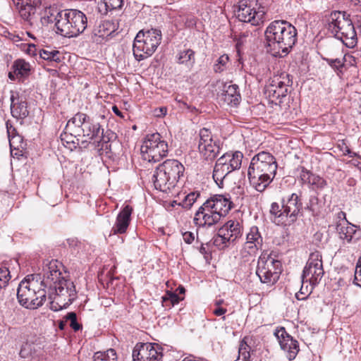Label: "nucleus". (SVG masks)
<instances>
[{
	"label": "nucleus",
	"instance_id": "obj_1",
	"mask_svg": "<svg viewBox=\"0 0 361 361\" xmlns=\"http://www.w3.org/2000/svg\"><path fill=\"white\" fill-rule=\"evenodd\" d=\"M297 30L286 20H274L267 27L264 35L268 51L274 56L287 55L297 41Z\"/></svg>",
	"mask_w": 361,
	"mask_h": 361
},
{
	"label": "nucleus",
	"instance_id": "obj_2",
	"mask_svg": "<svg viewBox=\"0 0 361 361\" xmlns=\"http://www.w3.org/2000/svg\"><path fill=\"white\" fill-rule=\"evenodd\" d=\"M278 168L276 158L267 151H261L251 159L247 176L251 185L263 192L273 181Z\"/></svg>",
	"mask_w": 361,
	"mask_h": 361
},
{
	"label": "nucleus",
	"instance_id": "obj_3",
	"mask_svg": "<svg viewBox=\"0 0 361 361\" xmlns=\"http://www.w3.org/2000/svg\"><path fill=\"white\" fill-rule=\"evenodd\" d=\"M229 195H216L207 200L196 212L194 223L199 226H212L226 216L233 207Z\"/></svg>",
	"mask_w": 361,
	"mask_h": 361
},
{
	"label": "nucleus",
	"instance_id": "obj_4",
	"mask_svg": "<svg viewBox=\"0 0 361 361\" xmlns=\"http://www.w3.org/2000/svg\"><path fill=\"white\" fill-rule=\"evenodd\" d=\"M40 274L28 275L18 285L17 298L23 307L35 310L43 305L47 291L39 283Z\"/></svg>",
	"mask_w": 361,
	"mask_h": 361
},
{
	"label": "nucleus",
	"instance_id": "obj_5",
	"mask_svg": "<svg viewBox=\"0 0 361 361\" xmlns=\"http://www.w3.org/2000/svg\"><path fill=\"white\" fill-rule=\"evenodd\" d=\"M184 171V166L178 160H166L154 172L152 181L154 188L163 192H171L177 186Z\"/></svg>",
	"mask_w": 361,
	"mask_h": 361
},
{
	"label": "nucleus",
	"instance_id": "obj_6",
	"mask_svg": "<svg viewBox=\"0 0 361 361\" xmlns=\"http://www.w3.org/2000/svg\"><path fill=\"white\" fill-rule=\"evenodd\" d=\"M87 26L86 15L77 9L60 11L55 17L56 32L65 37H75Z\"/></svg>",
	"mask_w": 361,
	"mask_h": 361
},
{
	"label": "nucleus",
	"instance_id": "obj_7",
	"mask_svg": "<svg viewBox=\"0 0 361 361\" xmlns=\"http://www.w3.org/2000/svg\"><path fill=\"white\" fill-rule=\"evenodd\" d=\"M302 202L300 196L292 193L281 200V204L273 202L270 207V215L277 224H290L296 221L302 213Z\"/></svg>",
	"mask_w": 361,
	"mask_h": 361
},
{
	"label": "nucleus",
	"instance_id": "obj_8",
	"mask_svg": "<svg viewBox=\"0 0 361 361\" xmlns=\"http://www.w3.org/2000/svg\"><path fill=\"white\" fill-rule=\"evenodd\" d=\"M327 29L347 47L353 48L357 43V35L354 25L345 12L334 11L327 19Z\"/></svg>",
	"mask_w": 361,
	"mask_h": 361
},
{
	"label": "nucleus",
	"instance_id": "obj_9",
	"mask_svg": "<svg viewBox=\"0 0 361 361\" xmlns=\"http://www.w3.org/2000/svg\"><path fill=\"white\" fill-rule=\"evenodd\" d=\"M66 130L75 137H85V142L100 137L101 126L86 114L78 112L67 123Z\"/></svg>",
	"mask_w": 361,
	"mask_h": 361
},
{
	"label": "nucleus",
	"instance_id": "obj_10",
	"mask_svg": "<svg viewBox=\"0 0 361 361\" xmlns=\"http://www.w3.org/2000/svg\"><path fill=\"white\" fill-rule=\"evenodd\" d=\"M161 40V32L157 29L138 32L133 42V55L136 60L142 61L152 56Z\"/></svg>",
	"mask_w": 361,
	"mask_h": 361
},
{
	"label": "nucleus",
	"instance_id": "obj_11",
	"mask_svg": "<svg viewBox=\"0 0 361 361\" xmlns=\"http://www.w3.org/2000/svg\"><path fill=\"white\" fill-rule=\"evenodd\" d=\"M281 273V262L271 256V253L264 251L259 256L256 274L260 281L268 286L276 283Z\"/></svg>",
	"mask_w": 361,
	"mask_h": 361
},
{
	"label": "nucleus",
	"instance_id": "obj_12",
	"mask_svg": "<svg viewBox=\"0 0 361 361\" xmlns=\"http://www.w3.org/2000/svg\"><path fill=\"white\" fill-rule=\"evenodd\" d=\"M48 294L51 300L50 309L56 312L67 308L76 298L77 292L73 282L66 279L54 286Z\"/></svg>",
	"mask_w": 361,
	"mask_h": 361
},
{
	"label": "nucleus",
	"instance_id": "obj_13",
	"mask_svg": "<svg viewBox=\"0 0 361 361\" xmlns=\"http://www.w3.org/2000/svg\"><path fill=\"white\" fill-rule=\"evenodd\" d=\"M243 154L240 151L227 152L219 157L214 167L213 178L221 187L224 179L232 171L240 168Z\"/></svg>",
	"mask_w": 361,
	"mask_h": 361
},
{
	"label": "nucleus",
	"instance_id": "obj_14",
	"mask_svg": "<svg viewBox=\"0 0 361 361\" xmlns=\"http://www.w3.org/2000/svg\"><path fill=\"white\" fill-rule=\"evenodd\" d=\"M142 158L149 162H157L166 157L168 153V144L161 140L159 133L147 135L141 146Z\"/></svg>",
	"mask_w": 361,
	"mask_h": 361
},
{
	"label": "nucleus",
	"instance_id": "obj_15",
	"mask_svg": "<svg viewBox=\"0 0 361 361\" xmlns=\"http://www.w3.org/2000/svg\"><path fill=\"white\" fill-rule=\"evenodd\" d=\"M324 274L322 254L319 251L310 253L303 269L302 281L312 286L317 285Z\"/></svg>",
	"mask_w": 361,
	"mask_h": 361
},
{
	"label": "nucleus",
	"instance_id": "obj_16",
	"mask_svg": "<svg viewBox=\"0 0 361 361\" xmlns=\"http://www.w3.org/2000/svg\"><path fill=\"white\" fill-rule=\"evenodd\" d=\"M292 83L290 75L285 72L274 75L271 78V82L267 90L271 101L275 103H281V99L286 97L288 93Z\"/></svg>",
	"mask_w": 361,
	"mask_h": 361
},
{
	"label": "nucleus",
	"instance_id": "obj_17",
	"mask_svg": "<svg viewBox=\"0 0 361 361\" xmlns=\"http://www.w3.org/2000/svg\"><path fill=\"white\" fill-rule=\"evenodd\" d=\"M61 264L57 260H51L44 264L42 269V276L39 280L42 283V288L47 291V293L53 289L54 286L61 283L62 280H66L61 275L60 267Z\"/></svg>",
	"mask_w": 361,
	"mask_h": 361
},
{
	"label": "nucleus",
	"instance_id": "obj_18",
	"mask_svg": "<svg viewBox=\"0 0 361 361\" xmlns=\"http://www.w3.org/2000/svg\"><path fill=\"white\" fill-rule=\"evenodd\" d=\"M199 136V152L205 159H214L220 152L219 141L213 140L212 133L207 128L201 129Z\"/></svg>",
	"mask_w": 361,
	"mask_h": 361
},
{
	"label": "nucleus",
	"instance_id": "obj_19",
	"mask_svg": "<svg viewBox=\"0 0 361 361\" xmlns=\"http://www.w3.org/2000/svg\"><path fill=\"white\" fill-rule=\"evenodd\" d=\"M256 0H240L238 2L236 17L240 21L250 23L252 25H259L262 14L256 10Z\"/></svg>",
	"mask_w": 361,
	"mask_h": 361
},
{
	"label": "nucleus",
	"instance_id": "obj_20",
	"mask_svg": "<svg viewBox=\"0 0 361 361\" xmlns=\"http://www.w3.org/2000/svg\"><path fill=\"white\" fill-rule=\"evenodd\" d=\"M274 335L276 337L280 347L289 360H294L300 351L298 341L288 334L283 326L277 327Z\"/></svg>",
	"mask_w": 361,
	"mask_h": 361
},
{
	"label": "nucleus",
	"instance_id": "obj_21",
	"mask_svg": "<svg viewBox=\"0 0 361 361\" xmlns=\"http://www.w3.org/2000/svg\"><path fill=\"white\" fill-rule=\"evenodd\" d=\"M133 361H159L162 353L158 345L152 343H138L133 350Z\"/></svg>",
	"mask_w": 361,
	"mask_h": 361
},
{
	"label": "nucleus",
	"instance_id": "obj_22",
	"mask_svg": "<svg viewBox=\"0 0 361 361\" xmlns=\"http://www.w3.org/2000/svg\"><path fill=\"white\" fill-rule=\"evenodd\" d=\"M117 25L113 21L103 20L96 24L90 35L92 42L102 44L116 35Z\"/></svg>",
	"mask_w": 361,
	"mask_h": 361
},
{
	"label": "nucleus",
	"instance_id": "obj_23",
	"mask_svg": "<svg viewBox=\"0 0 361 361\" xmlns=\"http://www.w3.org/2000/svg\"><path fill=\"white\" fill-rule=\"evenodd\" d=\"M263 239L257 226H252L246 235V242L243 245V251L248 255H255L261 248Z\"/></svg>",
	"mask_w": 361,
	"mask_h": 361
},
{
	"label": "nucleus",
	"instance_id": "obj_24",
	"mask_svg": "<svg viewBox=\"0 0 361 361\" xmlns=\"http://www.w3.org/2000/svg\"><path fill=\"white\" fill-rule=\"evenodd\" d=\"M133 209L130 205H126L117 215L116 222L111 228L114 235L125 233L131 221V214Z\"/></svg>",
	"mask_w": 361,
	"mask_h": 361
},
{
	"label": "nucleus",
	"instance_id": "obj_25",
	"mask_svg": "<svg viewBox=\"0 0 361 361\" xmlns=\"http://www.w3.org/2000/svg\"><path fill=\"white\" fill-rule=\"evenodd\" d=\"M219 230L223 238L231 243H234L243 235V227L240 222L235 220L228 221Z\"/></svg>",
	"mask_w": 361,
	"mask_h": 361
},
{
	"label": "nucleus",
	"instance_id": "obj_26",
	"mask_svg": "<svg viewBox=\"0 0 361 361\" xmlns=\"http://www.w3.org/2000/svg\"><path fill=\"white\" fill-rule=\"evenodd\" d=\"M336 231L340 235V238L350 242L353 240H357L361 234L360 229L357 226L347 222L346 226L342 225L341 223L336 224Z\"/></svg>",
	"mask_w": 361,
	"mask_h": 361
},
{
	"label": "nucleus",
	"instance_id": "obj_27",
	"mask_svg": "<svg viewBox=\"0 0 361 361\" xmlns=\"http://www.w3.org/2000/svg\"><path fill=\"white\" fill-rule=\"evenodd\" d=\"M21 358L27 361H38L41 356V348L33 343H25L19 352Z\"/></svg>",
	"mask_w": 361,
	"mask_h": 361
},
{
	"label": "nucleus",
	"instance_id": "obj_28",
	"mask_svg": "<svg viewBox=\"0 0 361 361\" xmlns=\"http://www.w3.org/2000/svg\"><path fill=\"white\" fill-rule=\"evenodd\" d=\"M300 177L303 183H307L315 188H324L327 184L323 178L312 173L304 167L301 169Z\"/></svg>",
	"mask_w": 361,
	"mask_h": 361
},
{
	"label": "nucleus",
	"instance_id": "obj_29",
	"mask_svg": "<svg viewBox=\"0 0 361 361\" xmlns=\"http://www.w3.org/2000/svg\"><path fill=\"white\" fill-rule=\"evenodd\" d=\"M11 112L13 117L16 118H24L29 114L27 110V102L25 101H19L13 94L11 96Z\"/></svg>",
	"mask_w": 361,
	"mask_h": 361
},
{
	"label": "nucleus",
	"instance_id": "obj_30",
	"mask_svg": "<svg viewBox=\"0 0 361 361\" xmlns=\"http://www.w3.org/2000/svg\"><path fill=\"white\" fill-rule=\"evenodd\" d=\"M223 99L228 105L236 106L240 103L241 97L237 85L224 86Z\"/></svg>",
	"mask_w": 361,
	"mask_h": 361
},
{
	"label": "nucleus",
	"instance_id": "obj_31",
	"mask_svg": "<svg viewBox=\"0 0 361 361\" xmlns=\"http://www.w3.org/2000/svg\"><path fill=\"white\" fill-rule=\"evenodd\" d=\"M123 4V0H100L98 11L102 15H106L109 11L119 9Z\"/></svg>",
	"mask_w": 361,
	"mask_h": 361
},
{
	"label": "nucleus",
	"instance_id": "obj_32",
	"mask_svg": "<svg viewBox=\"0 0 361 361\" xmlns=\"http://www.w3.org/2000/svg\"><path fill=\"white\" fill-rule=\"evenodd\" d=\"M11 70H13L17 77L23 78L30 74L31 68L28 62L23 59H18L13 62Z\"/></svg>",
	"mask_w": 361,
	"mask_h": 361
},
{
	"label": "nucleus",
	"instance_id": "obj_33",
	"mask_svg": "<svg viewBox=\"0 0 361 361\" xmlns=\"http://www.w3.org/2000/svg\"><path fill=\"white\" fill-rule=\"evenodd\" d=\"M195 62V52L190 49L181 51L177 55V63L179 64H184L191 68Z\"/></svg>",
	"mask_w": 361,
	"mask_h": 361
},
{
	"label": "nucleus",
	"instance_id": "obj_34",
	"mask_svg": "<svg viewBox=\"0 0 361 361\" xmlns=\"http://www.w3.org/2000/svg\"><path fill=\"white\" fill-rule=\"evenodd\" d=\"M39 54L42 59L50 63H59L63 59L62 54L58 50L40 49Z\"/></svg>",
	"mask_w": 361,
	"mask_h": 361
},
{
	"label": "nucleus",
	"instance_id": "obj_35",
	"mask_svg": "<svg viewBox=\"0 0 361 361\" xmlns=\"http://www.w3.org/2000/svg\"><path fill=\"white\" fill-rule=\"evenodd\" d=\"M35 11V8L31 5L26 4L20 7L19 14L24 20L27 21L29 24L32 25Z\"/></svg>",
	"mask_w": 361,
	"mask_h": 361
},
{
	"label": "nucleus",
	"instance_id": "obj_36",
	"mask_svg": "<svg viewBox=\"0 0 361 361\" xmlns=\"http://www.w3.org/2000/svg\"><path fill=\"white\" fill-rule=\"evenodd\" d=\"M94 361H117L116 350L110 348L106 351L97 352L94 355Z\"/></svg>",
	"mask_w": 361,
	"mask_h": 361
},
{
	"label": "nucleus",
	"instance_id": "obj_37",
	"mask_svg": "<svg viewBox=\"0 0 361 361\" xmlns=\"http://www.w3.org/2000/svg\"><path fill=\"white\" fill-rule=\"evenodd\" d=\"M183 298H180L177 293L167 291L162 297L163 306H174L178 304Z\"/></svg>",
	"mask_w": 361,
	"mask_h": 361
},
{
	"label": "nucleus",
	"instance_id": "obj_38",
	"mask_svg": "<svg viewBox=\"0 0 361 361\" xmlns=\"http://www.w3.org/2000/svg\"><path fill=\"white\" fill-rule=\"evenodd\" d=\"M229 57L227 54H223L219 57L214 63L213 69L215 73H221L227 68Z\"/></svg>",
	"mask_w": 361,
	"mask_h": 361
},
{
	"label": "nucleus",
	"instance_id": "obj_39",
	"mask_svg": "<svg viewBox=\"0 0 361 361\" xmlns=\"http://www.w3.org/2000/svg\"><path fill=\"white\" fill-rule=\"evenodd\" d=\"M11 279V274L8 268L2 266L0 267V290L7 286Z\"/></svg>",
	"mask_w": 361,
	"mask_h": 361
},
{
	"label": "nucleus",
	"instance_id": "obj_40",
	"mask_svg": "<svg viewBox=\"0 0 361 361\" xmlns=\"http://www.w3.org/2000/svg\"><path fill=\"white\" fill-rule=\"evenodd\" d=\"M200 196V193L192 192L187 195L184 200L182 201L180 204L185 209H190L192 204L195 202L197 197Z\"/></svg>",
	"mask_w": 361,
	"mask_h": 361
},
{
	"label": "nucleus",
	"instance_id": "obj_41",
	"mask_svg": "<svg viewBox=\"0 0 361 361\" xmlns=\"http://www.w3.org/2000/svg\"><path fill=\"white\" fill-rule=\"evenodd\" d=\"M213 243L219 249L223 250L228 247L231 243L223 238V235L220 233V230L219 229L216 235L214 237Z\"/></svg>",
	"mask_w": 361,
	"mask_h": 361
},
{
	"label": "nucleus",
	"instance_id": "obj_42",
	"mask_svg": "<svg viewBox=\"0 0 361 361\" xmlns=\"http://www.w3.org/2000/svg\"><path fill=\"white\" fill-rule=\"evenodd\" d=\"M66 321H70V326L75 331H79L82 326L77 322V315L74 312H68L65 317Z\"/></svg>",
	"mask_w": 361,
	"mask_h": 361
},
{
	"label": "nucleus",
	"instance_id": "obj_43",
	"mask_svg": "<svg viewBox=\"0 0 361 361\" xmlns=\"http://www.w3.org/2000/svg\"><path fill=\"white\" fill-rule=\"evenodd\" d=\"M324 59L327 62V63L331 67H332L336 71H340V72L342 71L341 68L344 66L345 56L341 59H339V58L326 59V58H324Z\"/></svg>",
	"mask_w": 361,
	"mask_h": 361
},
{
	"label": "nucleus",
	"instance_id": "obj_44",
	"mask_svg": "<svg viewBox=\"0 0 361 361\" xmlns=\"http://www.w3.org/2000/svg\"><path fill=\"white\" fill-rule=\"evenodd\" d=\"M8 139L11 149H15V147H26V143L24 142L23 137L20 135H13V137Z\"/></svg>",
	"mask_w": 361,
	"mask_h": 361
},
{
	"label": "nucleus",
	"instance_id": "obj_45",
	"mask_svg": "<svg viewBox=\"0 0 361 361\" xmlns=\"http://www.w3.org/2000/svg\"><path fill=\"white\" fill-rule=\"evenodd\" d=\"M250 347L246 343H241L238 350V357L243 361H249L250 355Z\"/></svg>",
	"mask_w": 361,
	"mask_h": 361
},
{
	"label": "nucleus",
	"instance_id": "obj_46",
	"mask_svg": "<svg viewBox=\"0 0 361 361\" xmlns=\"http://www.w3.org/2000/svg\"><path fill=\"white\" fill-rule=\"evenodd\" d=\"M65 130L66 132L64 135H61V141L63 142H66V144L68 145V146L66 147L70 149H71L72 147H75V142L74 141V138L75 137H74V135H72L71 134H70L71 137H68L67 133H69V132H68L66 129Z\"/></svg>",
	"mask_w": 361,
	"mask_h": 361
},
{
	"label": "nucleus",
	"instance_id": "obj_47",
	"mask_svg": "<svg viewBox=\"0 0 361 361\" xmlns=\"http://www.w3.org/2000/svg\"><path fill=\"white\" fill-rule=\"evenodd\" d=\"M200 252L204 256V259L208 261L211 259V251L208 245H202L199 249Z\"/></svg>",
	"mask_w": 361,
	"mask_h": 361
},
{
	"label": "nucleus",
	"instance_id": "obj_48",
	"mask_svg": "<svg viewBox=\"0 0 361 361\" xmlns=\"http://www.w3.org/2000/svg\"><path fill=\"white\" fill-rule=\"evenodd\" d=\"M25 148L26 147H15V149H11V156L19 159L20 157L23 156Z\"/></svg>",
	"mask_w": 361,
	"mask_h": 361
},
{
	"label": "nucleus",
	"instance_id": "obj_49",
	"mask_svg": "<svg viewBox=\"0 0 361 361\" xmlns=\"http://www.w3.org/2000/svg\"><path fill=\"white\" fill-rule=\"evenodd\" d=\"M354 280L357 284H358V282H361V257L359 259L356 266Z\"/></svg>",
	"mask_w": 361,
	"mask_h": 361
},
{
	"label": "nucleus",
	"instance_id": "obj_50",
	"mask_svg": "<svg viewBox=\"0 0 361 361\" xmlns=\"http://www.w3.org/2000/svg\"><path fill=\"white\" fill-rule=\"evenodd\" d=\"M183 238L186 243L190 244L194 241L195 235L194 233L192 232L185 231L183 233Z\"/></svg>",
	"mask_w": 361,
	"mask_h": 361
},
{
	"label": "nucleus",
	"instance_id": "obj_51",
	"mask_svg": "<svg viewBox=\"0 0 361 361\" xmlns=\"http://www.w3.org/2000/svg\"><path fill=\"white\" fill-rule=\"evenodd\" d=\"M58 12L59 11H57L56 9L54 8L49 7V8H46L45 13L47 16V18H49V21L52 22V20H53L51 19L52 17L54 18V20H55V17Z\"/></svg>",
	"mask_w": 361,
	"mask_h": 361
},
{
	"label": "nucleus",
	"instance_id": "obj_52",
	"mask_svg": "<svg viewBox=\"0 0 361 361\" xmlns=\"http://www.w3.org/2000/svg\"><path fill=\"white\" fill-rule=\"evenodd\" d=\"M8 137H11L13 135H18L16 129L11 124L9 121L6 123Z\"/></svg>",
	"mask_w": 361,
	"mask_h": 361
},
{
	"label": "nucleus",
	"instance_id": "obj_53",
	"mask_svg": "<svg viewBox=\"0 0 361 361\" xmlns=\"http://www.w3.org/2000/svg\"><path fill=\"white\" fill-rule=\"evenodd\" d=\"M337 219L339 221V223L347 224L348 222L346 219V214L344 212L340 211L336 214Z\"/></svg>",
	"mask_w": 361,
	"mask_h": 361
},
{
	"label": "nucleus",
	"instance_id": "obj_54",
	"mask_svg": "<svg viewBox=\"0 0 361 361\" xmlns=\"http://www.w3.org/2000/svg\"><path fill=\"white\" fill-rule=\"evenodd\" d=\"M338 147H340L341 150L343 152L344 155L351 154V150L343 141L342 142L341 144L338 145Z\"/></svg>",
	"mask_w": 361,
	"mask_h": 361
},
{
	"label": "nucleus",
	"instance_id": "obj_55",
	"mask_svg": "<svg viewBox=\"0 0 361 361\" xmlns=\"http://www.w3.org/2000/svg\"><path fill=\"white\" fill-rule=\"evenodd\" d=\"M227 310L226 308H223L221 307H217L216 309L213 310V313L216 316H221L226 312Z\"/></svg>",
	"mask_w": 361,
	"mask_h": 361
},
{
	"label": "nucleus",
	"instance_id": "obj_56",
	"mask_svg": "<svg viewBox=\"0 0 361 361\" xmlns=\"http://www.w3.org/2000/svg\"><path fill=\"white\" fill-rule=\"evenodd\" d=\"M155 112H156V116H165L166 114V112H167V109H166V107L162 106V107L156 109H155Z\"/></svg>",
	"mask_w": 361,
	"mask_h": 361
},
{
	"label": "nucleus",
	"instance_id": "obj_57",
	"mask_svg": "<svg viewBox=\"0 0 361 361\" xmlns=\"http://www.w3.org/2000/svg\"><path fill=\"white\" fill-rule=\"evenodd\" d=\"M8 78L11 80H15L16 78H20V77H17L16 75L14 73L13 70L10 71L8 73Z\"/></svg>",
	"mask_w": 361,
	"mask_h": 361
},
{
	"label": "nucleus",
	"instance_id": "obj_58",
	"mask_svg": "<svg viewBox=\"0 0 361 361\" xmlns=\"http://www.w3.org/2000/svg\"><path fill=\"white\" fill-rule=\"evenodd\" d=\"M112 110L114 112V114H116L117 116H121V117L123 116L121 111L118 109V108L116 106H114L112 107Z\"/></svg>",
	"mask_w": 361,
	"mask_h": 361
},
{
	"label": "nucleus",
	"instance_id": "obj_59",
	"mask_svg": "<svg viewBox=\"0 0 361 361\" xmlns=\"http://www.w3.org/2000/svg\"><path fill=\"white\" fill-rule=\"evenodd\" d=\"M176 291L178 292V293L180 294H183L185 293V288L183 287V286H179L177 289H176Z\"/></svg>",
	"mask_w": 361,
	"mask_h": 361
},
{
	"label": "nucleus",
	"instance_id": "obj_60",
	"mask_svg": "<svg viewBox=\"0 0 361 361\" xmlns=\"http://www.w3.org/2000/svg\"><path fill=\"white\" fill-rule=\"evenodd\" d=\"M224 303V300H221V299H219V300H215V305L217 306V307H219L221 304Z\"/></svg>",
	"mask_w": 361,
	"mask_h": 361
},
{
	"label": "nucleus",
	"instance_id": "obj_61",
	"mask_svg": "<svg viewBox=\"0 0 361 361\" xmlns=\"http://www.w3.org/2000/svg\"><path fill=\"white\" fill-rule=\"evenodd\" d=\"M351 1H352L355 5H360V6H361V0H351Z\"/></svg>",
	"mask_w": 361,
	"mask_h": 361
},
{
	"label": "nucleus",
	"instance_id": "obj_62",
	"mask_svg": "<svg viewBox=\"0 0 361 361\" xmlns=\"http://www.w3.org/2000/svg\"><path fill=\"white\" fill-rule=\"evenodd\" d=\"M176 100L178 102L183 104V105L184 106H186L187 108H188V105H187V104H186L185 102H184L181 101L180 99H176Z\"/></svg>",
	"mask_w": 361,
	"mask_h": 361
},
{
	"label": "nucleus",
	"instance_id": "obj_63",
	"mask_svg": "<svg viewBox=\"0 0 361 361\" xmlns=\"http://www.w3.org/2000/svg\"><path fill=\"white\" fill-rule=\"evenodd\" d=\"M64 326H65L64 322L61 321V322H60V324H59V328H60V329H63Z\"/></svg>",
	"mask_w": 361,
	"mask_h": 361
},
{
	"label": "nucleus",
	"instance_id": "obj_64",
	"mask_svg": "<svg viewBox=\"0 0 361 361\" xmlns=\"http://www.w3.org/2000/svg\"><path fill=\"white\" fill-rule=\"evenodd\" d=\"M22 0H13V3L16 4V5H19L20 4V1Z\"/></svg>",
	"mask_w": 361,
	"mask_h": 361
}]
</instances>
